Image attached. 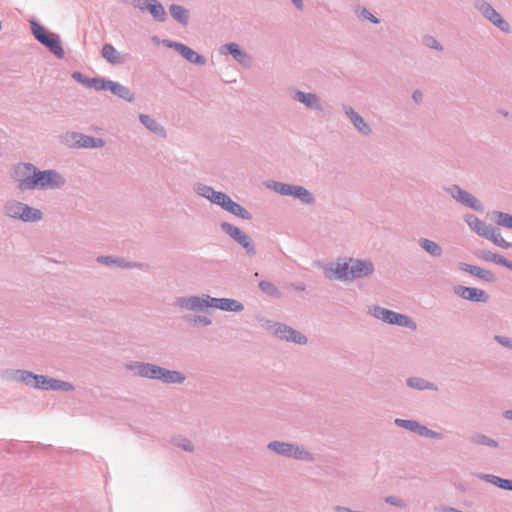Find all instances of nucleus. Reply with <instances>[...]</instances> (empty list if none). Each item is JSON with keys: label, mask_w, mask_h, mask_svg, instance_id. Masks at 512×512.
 Listing matches in <instances>:
<instances>
[{"label": "nucleus", "mask_w": 512, "mask_h": 512, "mask_svg": "<svg viewBox=\"0 0 512 512\" xmlns=\"http://www.w3.org/2000/svg\"><path fill=\"white\" fill-rule=\"evenodd\" d=\"M18 189H58L66 184L64 176L55 169L38 170L32 163H19L14 168Z\"/></svg>", "instance_id": "f257e3e1"}, {"label": "nucleus", "mask_w": 512, "mask_h": 512, "mask_svg": "<svg viewBox=\"0 0 512 512\" xmlns=\"http://www.w3.org/2000/svg\"><path fill=\"white\" fill-rule=\"evenodd\" d=\"M375 271L374 263L370 259L347 258V261L336 262L324 268L327 277L328 272L335 274L341 281L361 279L371 276Z\"/></svg>", "instance_id": "f03ea898"}, {"label": "nucleus", "mask_w": 512, "mask_h": 512, "mask_svg": "<svg viewBox=\"0 0 512 512\" xmlns=\"http://www.w3.org/2000/svg\"><path fill=\"white\" fill-rule=\"evenodd\" d=\"M2 377L9 381L22 382L27 386L48 391L50 377L35 374L29 370L8 369L3 371Z\"/></svg>", "instance_id": "7ed1b4c3"}, {"label": "nucleus", "mask_w": 512, "mask_h": 512, "mask_svg": "<svg viewBox=\"0 0 512 512\" xmlns=\"http://www.w3.org/2000/svg\"><path fill=\"white\" fill-rule=\"evenodd\" d=\"M267 449L286 458L306 462H313L315 460L314 455L310 451L296 443L275 440L268 443Z\"/></svg>", "instance_id": "20e7f679"}, {"label": "nucleus", "mask_w": 512, "mask_h": 512, "mask_svg": "<svg viewBox=\"0 0 512 512\" xmlns=\"http://www.w3.org/2000/svg\"><path fill=\"white\" fill-rule=\"evenodd\" d=\"M369 313L374 318L381 320L384 323L409 328L411 330L417 329L416 322L405 314H401L378 305L372 307Z\"/></svg>", "instance_id": "39448f33"}, {"label": "nucleus", "mask_w": 512, "mask_h": 512, "mask_svg": "<svg viewBox=\"0 0 512 512\" xmlns=\"http://www.w3.org/2000/svg\"><path fill=\"white\" fill-rule=\"evenodd\" d=\"M31 30L35 39L49 49L57 58L64 57V50L57 35L49 33L41 24L31 21Z\"/></svg>", "instance_id": "423d86ee"}, {"label": "nucleus", "mask_w": 512, "mask_h": 512, "mask_svg": "<svg viewBox=\"0 0 512 512\" xmlns=\"http://www.w3.org/2000/svg\"><path fill=\"white\" fill-rule=\"evenodd\" d=\"M220 228L225 234L238 243L245 250L248 256L253 257L256 255V245L248 234L228 222H222L220 224Z\"/></svg>", "instance_id": "0eeeda50"}, {"label": "nucleus", "mask_w": 512, "mask_h": 512, "mask_svg": "<svg viewBox=\"0 0 512 512\" xmlns=\"http://www.w3.org/2000/svg\"><path fill=\"white\" fill-rule=\"evenodd\" d=\"M474 8L490 23L504 33L510 32V24L486 0H474Z\"/></svg>", "instance_id": "6e6552de"}, {"label": "nucleus", "mask_w": 512, "mask_h": 512, "mask_svg": "<svg viewBox=\"0 0 512 512\" xmlns=\"http://www.w3.org/2000/svg\"><path fill=\"white\" fill-rule=\"evenodd\" d=\"M272 188L275 192L284 196H293L304 204L311 205L315 203L314 195L303 186L274 182Z\"/></svg>", "instance_id": "1a4fd4ad"}, {"label": "nucleus", "mask_w": 512, "mask_h": 512, "mask_svg": "<svg viewBox=\"0 0 512 512\" xmlns=\"http://www.w3.org/2000/svg\"><path fill=\"white\" fill-rule=\"evenodd\" d=\"M126 369L134 376L150 380H161L164 367L148 362L134 361L126 365Z\"/></svg>", "instance_id": "9d476101"}, {"label": "nucleus", "mask_w": 512, "mask_h": 512, "mask_svg": "<svg viewBox=\"0 0 512 512\" xmlns=\"http://www.w3.org/2000/svg\"><path fill=\"white\" fill-rule=\"evenodd\" d=\"M268 328L273 329L274 334L281 340L304 345L308 342L307 337L294 328L279 322L267 321Z\"/></svg>", "instance_id": "9b49d317"}, {"label": "nucleus", "mask_w": 512, "mask_h": 512, "mask_svg": "<svg viewBox=\"0 0 512 512\" xmlns=\"http://www.w3.org/2000/svg\"><path fill=\"white\" fill-rule=\"evenodd\" d=\"M444 190L449 193L454 200L462 205L478 212H482L484 210L482 203L474 195L462 189L460 186L454 184L450 187H445Z\"/></svg>", "instance_id": "f8f14e48"}, {"label": "nucleus", "mask_w": 512, "mask_h": 512, "mask_svg": "<svg viewBox=\"0 0 512 512\" xmlns=\"http://www.w3.org/2000/svg\"><path fill=\"white\" fill-rule=\"evenodd\" d=\"M209 295L203 294L202 296H181L176 298L175 305L180 309H185L193 312H203L209 308Z\"/></svg>", "instance_id": "ddd939ff"}, {"label": "nucleus", "mask_w": 512, "mask_h": 512, "mask_svg": "<svg viewBox=\"0 0 512 512\" xmlns=\"http://www.w3.org/2000/svg\"><path fill=\"white\" fill-rule=\"evenodd\" d=\"M164 45L169 48L175 49L184 59H186L188 62L194 64V65H205L207 60L206 58L194 51L192 48L188 47L187 45L171 41V40H164Z\"/></svg>", "instance_id": "4468645a"}, {"label": "nucleus", "mask_w": 512, "mask_h": 512, "mask_svg": "<svg viewBox=\"0 0 512 512\" xmlns=\"http://www.w3.org/2000/svg\"><path fill=\"white\" fill-rule=\"evenodd\" d=\"M290 96L294 101L303 104L307 109L317 112L323 111L321 99L316 93L293 89L290 91Z\"/></svg>", "instance_id": "2eb2a0df"}, {"label": "nucleus", "mask_w": 512, "mask_h": 512, "mask_svg": "<svg viewBox=\"0 0 512 512\" xmlns=\"http://www.w3.org/2000/svg\"><path fill=\"white\" fill-rule=\"evenodd\" d=\"M219 53L222 55L230 54L232 57L242 66L248 68L252 64V57L246 51L240 48V46L235 43H227L222 45L219 48Z\"/></svg>", "instance_id": "dca6fc26"}, {"label": "nucleus", "mask_w": 512, "mask_h": 512, "mask_svg": "<svg viewBox=\"0 0 512 512\" xmlns=\"http://www.w3.org/2000/svg\"><path fill=\"white\" fill-rule=\"evenodd\" d=\"M454 293L458 297L472 302L487 303L489 300L486 292L479 288L457 285L454 287Z\"/></svg>", "instance_id": "f3484780"}, {"label": "nucleus", "mask_w": 512, "mask_h": 512, "mask_svg": "<svg viewBox=\"0 0 512 512\" xmlns=\"http://www.w3.org/2000/svg\"><path fill=\"white\" fill-rule=\"evenodd\" d=\"M343 111L346 116L349 118L350 122L354 126V128L363 136H370L372 134V128L365 121V119L356 112L351 106L343 105Z\"/></svg>", "instance_id": "a211bd4d"}, {"label": "nucleus", "mask_w": 512, "mask_h": 512, "mask_svg": "<svg viewBox=\"0 0 512 512\" xmlns=\"http://www.w3.org/2000/svg\"><path fill=\"white\" fill-rule=\"evenodd\" d=\"M219 206L228 213L243 220L252 219V214L245 207L232 200L228 194H225Z\"/></svg>", "instance_id": "6ab92c4d"}, {"label": "nucleus", "mask_w": 512, "mask_h": 512, "mask_svg": "<svg viewBox=\"0 0 512 512\" xmlns=\"http://www.w3.org/2000/svg\"><path fill=\"white\" fill-rule=\"evenodd\" d=\"M209 308H216L228 312H241L244 305L231 298H214L209 295Z\"/></svg>", "instance_id": "aec40b11"}, {"label": "nucleus", "mask_w": 512, "mask_h": 512, "mask_svg": "<svg viewBox=\"0 0 512 512\" xmlns=\"http://www.w3.org/2000/svg\"><path fill=\"white\" fill-rule=\"evenodd\" d=\"M194 191L197 195L209 200L212 204L218 206L226 194L221 191H216L213 187L203 183H196L194 185Z\"/></svg>", "instance_id": "412c9836"}, {"label": "nucleus", "mask_w": 512, "mask_h": 512, "mask_svg": "<svg viewBox=\"0 0 512 512\" xmlns=\"http://www.w3.org/2000/svg\"><path fill=\"white\" fill-rule=\"evenodd\" d=\"M465 222L472 231L485 239H487L491 231L494 229L490 224H487L485 221L479 219L473 214L466 215Z\"/></svg>", "instance_id": "4be33fe9"}, {"label": "nucleus", "mask_w": 512, "mask_h": 512, "mask_svg": "<svg viewBox=\"0 0 512 512\" xmlns=\"http://www.w3.org/2000/svg\"><path fill=\"white\" fill-rule=\"evenodd\" d=\"M459 269L487 283H493L496 281V276L491 270L483 269L479 266L460 263Z\"/></svg>", "instance_id": "5701e85b"}, {"label": "nucleus", "mask_w": 512, "mask_h": 512, "mask_svg": "<svg viewBox=\"0 0 512 512\" xmlns=\"http://www.w3.org/2000/svg\"><path fill=\"white\" fill-rule=\"evenodd\" d=\"M96 261L100 264H104L106 266H116L125 269L139 268L141 264L138 262H129L124 258L115 257V256H98Z\"/></svg>", "instance_id": "b1692460"}, {"label": "nucleus", "mask_w": 512, "mask_h": 512, "mask_svg": "<svg viewBox=\"0 0 512 512\" xmlns=\"http://www.w3.org/2000/svg\"><path fill=\"white\" fill-rule=\"evenodd\" d=\"M139 121L153 134L160 136L162 138H166L167 134L165 128L150 115L140 114Z\"/></svg>", "instance_id": "393cba45"}, {"label": "nucleus", "mask_w": 512, "mask_h": 512, "mask_svg": "<svg viewBox=\"0 0 512 512\" xmlns=\"http://www.w3.org/2000/svg\"><path fill=\"white\" fill-rule=\"evenodd\" d=\"M108 91L127 102H133L135 99L134 93L127 86L116 81L111 80Z\"/></svg>", "instance_id": "a878e982"}, {"label": "nucleus", "mask_w": 512, "mask_h": 512, "mask_svg": "<svg viewBox=\"0 0 512 512\" xmlns=\"http://www.w3.org/2000/svg\"><path fill=\"white\" fill-rule=\"evenodd\" d=\"M43 217V213L34 207L23 203L21 208V214H19V220L23 222H37Z\"/></svg>", "instance_id": "bb28decb"}, {"label": "nucleus", "mask_w": 512, "mask_h": 512, "mask_svg": "<svg viewBox=\"0 0 512 512\" xmlns=\"http://www.w3.org/2000/svg\"><path fill=\"white\" fill-rule=\"evenodd\" d=\"M169 12L173 19L183 26H187L190 18V12L178 4H172L169 7Z\"/></svg>", "instance_id": "cd10ccee"}, {"label": "nucleus", "mask_w": 512, "mask_h": 512, "mask_svg": "<svg viewBox=\"0 0 512 512\" xmlns=\"http://www.w3.org/2000/svg\"><path fill=\"white\" fill-rule=\"evenodd\" d=\"M102 57L112 65L123 64L125 61L120 52L111 44H105L102 47Z\"/></svg>", "instance_id": "c85d7f7f"}, {"label": "nucleus", "mask_w": 512, "mask_h": 512, "mask_svg": "<svg viewBox=\"0 0 512 512\" xmlns=\"http://www.w3.org/2000/svg\"><path fill=\"white\" fill-rule=\"evenodd\" d=\"M406 384L408 387L415 389V390H419V391H423V390L437 391L438 390V387L434 383L427 381L421 377H409L406 380Z\"/></svg>", "instance_id": "c756f323"}, {"label": "nucleus", "mask_w": 512, "mask_h": 512, "mask_svg": "<svg viewBox=\"0 0 512 512\" xmlns=\"http://www.w3.org/2000/svg\"><path fill=\"white\" fill-rule=\"evenodd\" d=\"M162 381L165 384H183L186 380V376L178 370H169L164 368L162 372Z\"/></svg>", "instance_id": "7c9ffc66"}, {"label": "nucleus", "mask_w": 512, "mask_h": 512, "mask_svg": "<svg viewBox=\"0 0 512 512\" xmlns=\"http://www.w3.org/2000/svg\"><path fill=\"white\" fill-rule=\"evenodd\" d=\"M79 148L93 149V148H102L105 146V141L102 138L93 137L89 135H85L80 133L79 137Z\"/></svg>", "instance_id": "2f4dec72"}, {"label": "nucleus", "mask_w": 512, "mask_h": 512, "mask_svg": "<svg viewBox=\"0 0 512 512\" xmlns=\"http://www.w3.org/2000/svg\"><path fill=\"white\" fill-rule=\"evenodd\" d=\"M479 478L501 489L512 491V480L510 479H504L492 474H481Z\"/></svg>", "instance_id": "473e14b6"}, {"label": "nucleus", "mask_w": 512, "mask_h": 512, "mask_svg": "<svg viewBox=\"0 0 512 512\" xmlns=\"http://www.w3.org/2000/svg\"><path fill=\"white\" fill-rule=\"evenodd\" d=\"M147 11H149L157 22H164L167 19V13L163 5L158 0H152L147 7Z\"/></svg>", "instance_id": "72a5a7b5"}, {"label": "nucleus", "mask_w": 512, "mask_h": 512, "mask_svg": "<svg viewBox=\"0 0 512 512\" xmlns=\"http://www.w3.org/2000/svg\"><path fill=\"white\" fill-rule=\"evenodd\" d=\"M23 202L17 200H8L3 206V212L5 216L19 220V214H21Z\"/></svg>", "instance_id": "f704fd0d"}, {"label": "nucleus", "mask_w": 512, "mask_h": 512, "mask_svg": "<svg viewBox=\"0 0 512 512\" xmlns=\"http://www.w3.org/2000/svg\"><path fill=\"white\" fill-rule=\"evenodd\" d=\"M420 247L433 257H440L443 253L442 247L430 239L422 238L419 240Z\"/></svg>", "instance_id": "c9c22d12"}, {"label": "nucleus", "mask_w": 512, "mask_h": 512, "mask_svg": "<svg viewBox=\"0 0 512 512\" xmlns=\"http://www.w3.org/2000/svg\"><path fill=\"white\" fill-rule=\"evenodd\" d=\"M470 441L475 445H483L490 448H497L499 446L498 442L495 439H492L480 432H474L470 436Z\"/></svg>", "instance_id": "e433bc0d"}, {"label": "nucleus", "mask_w": 512, "mask_h": 512, "mask_svg": "<svg viewBox=\"0 0 512 512\" xmlns=\"http://www.w3.org/2000/svg\"><path fill=\"white\" fill-rule=\"evenodd\" d=\"M492 220L498 226L512 229V215L511 214L501 212V211H493Z\"/></svg>", "instance_id": "4c0bfd02"}, {"label": "nucleus", "mask_w": 512, "mask_h": 512, "mask_svg": "<svg viewBox=\"0 0 512 512\" xmlns=\"http://www.w3.org/2000/svg\"><path fill=\"white\" fill-rule=\"evenodd\" d=\"M414 433L418 434L421 437L431 438L440 440L443 438V435L437 431L429 429L427 426L422 425L419 421L417 422Z\"/></svg>", "instance_id": "58836bf2"}, {"label": "nucleus", "mask_w": 512, "mask_h": 512, "mask_svg": "<svg viewBox=\"0 0 512 512\" xmlns=\"http://www.w3.org/2000/svg\"><path fill=\"white\" fill-rule=\"evenodd\" d=\"M258 287L263 293L270 297L279 299L282 296L278 287L270 281L262 280L259 282Z\"/></svg>", "instance_id": "ea45409f"}, {"label": "nucleus", "mask_w": 512, "mask_h": 512, "mask_svg": "<svg viewBox=\"0 0 512 512\" xmlns=\"http://www.w3.org/2000/svg\"><path fill=\"white\" fill-rule=\"evenodd\" d=\"M80 132L69 131L60 136L61 143L69 148L78 149Z\"/></svg>", "instance_id": "a19ab883"}, {"label": "nucleus", "mask_w": 512, "mask_h": 512, "mask_svg": "<svg viewBox=\"0 0 512 512\" xmlns=\"http://www.w3.org/2000/svg\"><path fill=\"white\" fill-rule=\"evenodd\" d=\"M75 389L74 385L70 382L62 381L55 378H50L48 391H73Z\"/></svg>", "instance_id": "79ce46f5"}, {"label": "nucleus", "mask_w": 512, "mask_h": 512, "mask_svg": "<svg viewBox=\"0 0 512 512\" xmlns=\"http://www.w3.org/2000/svg\"><path fill=\"white\" fill-rule=\"evenodd\" d=\"M488 240L492 241L495 245L503 248V249H509L512 247L511 242H507L502 236L499 231V229L494 228L493 231L489 234L487 237Z\"/></svg>", "instance_id": "37998d69"}, {"label": "nucleus", "mask_w": 512, "mask_h": 512, "mask_svg": "<svg viewBox=\"0 0 512 512\" xmlns=\"http://www.w3.org/2000/svg\"><path fill=\"white\" fill-rule=\"evenodd\" d=\"M110 83H111V80H109V79L95 77V78H92L91 88H94L96 91L109 90Z\"/></svg>", "instance_id": "c03bdc74"}, {"label": "nucleus", "mask_w": 512, "mask_h": 512, "mask_svg": "<svg viewBox=\"0 0 512 512\" xmlns=\"http://www.w3.org/2000/svg\"><path fill=\"white\" fill-rule=\"evenodd\" d=\"M417 422H418L417 420H408V419H401V418H396L394 420V424L397 427L404 428L411 432H414Z\"/></svg>", "instance_id": "a18cd8bd"}, {"label": "nucleus", "mask_w": 512, "mask_h": 512, "mask_svg": "<svg viewBox=\"0 0 512 512\" xmlns=\"http://www.w3.org/2000/svg\"><path fill=\"white\" fill-rule=\"evenodd\" d=\"M174 443L178 447L182 448L184 451H187V452L194 451V445L192 444V442L189 439H187L185 437L175 438Z\"/></svg>", "instance_id": "49530a36"}, {"label": "nucleus", "mask_w": 512, "mask_h": 512, "mask_svg": "<svg viewBox=\"0 0 512 512\" xmlns=\"http://www.w3.org/2000/svg\"><path fill=\"white\" fill-rule=\"evenodd\" d=\"M72 78H73L76 82H78V83H80V84L84 85L85 87H87V88H91V85H92V78L86 77V76H85V75H83L81 72H79V71H75V72H73V73H72Z\"/></svg>", "instance_id": "de8ad7c7"}, {"label": "nucleus", "mask_w": 512, "mask_h": 512, "mask_svg": "<svg viewBox=\"0 0 512 512\" xmlns=\"http://www.w3.org/2000/svg\"><path fill=\"white\" fill-rule=\"evenodd\" d=\"M423 42L429 48L435 49L437 51H442L443 50V46L433 36H425L424 39H423Z\"/></svg>", "instance_id": "09e8293b"}, {"label": "nucleus", "mask_w": 512, "mask_h": 512, "mask_svg": "<svg viewBox=\"0 0 512 512\" xmlns=\"http://www.w3.org/2000/svg\"><path fill=\"white\" fill-rule=\"evenodd\" d=\"M498 254L489 250H481L477 253V256L486 262H495Z\"/></svg>", "instance_id": "8fccbe9b"}, {"label": "nucleus", "mask_w": 512, "mask_h": 512, "mask_svg": "<svg viewBox=\"0 0 512 512\" xmlns=\"http://www.w3.org/2000/svg\"><path fill=\"white\" fill-rule=\"evenodd\" d=\"M384 501L391 506H395L398 508L405 507V502L401 498L396 496H387L385 497Z\"/></svg>", "instance_id": "3c124183"}, {"label": "nucleus", "mask_w": 512, "mask_h": 512, "mask_svg": "<svg viewBox=\"0 0 512 512\" xmlns=\"http://www.w3.org/2000/svg\"><path fill=\"white\" fill-rule=\"evenodd\" d=\"M192 323L194 325H202V326H209L211 325L212 321L207 316L203 315H195L193 316Z\"/></svg>", "instance_id": "603ef678"}, {"label": "nucleus", "mask_w": 512, "mask_h": 512, "mask_svg": "<svg viewBox=\"0 0 512 512\" xmlns=\"http://www.w3.org/2000/svg\"><path fill=\"white\" fill-rule=\"evenodd\" d=\"M360 17H362L363 19H366L374 24H378L380 23V19L377 18L376 16H374L368 9L366 8H362L361 12H360Z\"/></svg>", "instance_id": "864d4df0"}, {"label": "nucleus", "mask_w": 512, "mask_h": 512, "mask_svg": "<svg viewBox=\"0 0 512 512\" xmlns=\"http://www.w3.org/2000/svg\"><path fill=\"white\" fill-rule=\"evenodd\" d=\"M494 339L497 343L512 350V338L496 335Z\"/></svg>", "instance_id": "5fc2aeb1"}, {"label": "nucleus", "mask_w": 512, "mask_h": 512, "mask_svg": "<svg viewBox=\"0 0 512 512\" xmlns=\"http://www.w3.org/2000/svg\"><path fill=\"white\" fill-rule=\"evenodd\" d=\"M152 0H132V5L141 11H146Z\"/></svg>", "instance_id": "6e6d98bb"}, {"label": "nucleus", "mask_w": 512, "mask_h": 512, "mask_svg": "<svg viewBox=\"0 0 512 512\" xmlns=\"http://www.w3.org/2000/svg\"><path fill=\"white\" fill-rule=\"evenodd\" d=\"M412 99L415 103H420L423 99V93L419 89L414 90L412 93Z\"/></svg>", "instance_id": "4d7b16f0"}, {"label": "nucleus", "mask_w": 512, "mask_h": 512, "mask_svg": "<svg viewBox=\"0 0 512 512\" xmlns=\"http://www.w3.org/2000/svg\"><path fill=\"white\" fill-rule=\"evenodd\" d=\"M334 510H335V512H363V511H358V510H352L349 507L340 506V505L335 506Z\"/></svg>", "instance_id": "13d9d810"}, {"label": "nucleus", "mask_w": 512, "mask_h": 512, "mask_svg": "<svg viewBox=\"0 0 512 512\" xmlns=\"http://www.w3.org/2000/svg\"><path fill=\"white\" fill-rule=\"evenodd\" d=\"M507 261H508V260H507L506 258H504L502 255L498 254V255L496 256V259H495V262H494V263H495V264H498V265H501V266H503V267H505V266H506Z\"/></svg>", "instance_id": "bf43d9fd"}, {"label": "nucleus", "mask_w": 512, "mask_h": 512, "mask_svg": "<svg viewBox=\"0 0 512 512\" xmlns=\"http://www.w3.org/2000/svg\"><path fill=\"white\" fill-rule=\"evenodd\" d=\"M297 10H303L304 0H291Z\"/></svg>", "instance_id": "052dcab7"}, {"label": "nucleus", "mask_w": 512, "mask_h": 512, "mask_svg": "<svg viewBox=\"0 0 512 512\" xmlns=\"http://www.w3.org/2000/svg\"><path fill=\"white\" fill-rule=\"evenodd\" d=\"M292 286L297 291H304L305 290V285L303 283H295Z\"/></svg>", "instance_id": "680f3d73"}, {"label": "nucleus", "mask_w": 512, "mask_h": 512, "mask_svg": "<svg viewBox=\"0 0 512 512\" xmlns=\"http://www.w3.org/2000/svg\"><path fill=\"white\" fill-rule=\"evenodd\" d=\"M503 416H504L505 419L512 421V409L506 410L503 413Z\"/></svg>", "instance_id": "e2e57ef3"}, {"label": "nucleus", "mask_w": 512, "mask_h": 512, "mask_svg": "<svg viewBox=\"0 0 512 512\" xmlns=\"http://www.w3.org/2000/svg\"><path fill=\"white\" fill-rule=\"evenodd\" d=\"M497 113H499L500 115H502L505 118H507L509 116V112L502 108L497 109Z\"/></svg>", "instance_id": "0e129e2a"}, {"label": "nucleus", "mask_w": 512, "mask_h": 512, "mask_svg": "<svg viewBox=\"0 0 512 512\" xmlns=\"http://www.w3.org/2000/svg\"><path fill=\"white\" fill-rule=\"evenodd\" d=\"M505 267L512 271V262L508 260Z\"/></svg>", "instance_id": "69168bd1"}]
</instances>
